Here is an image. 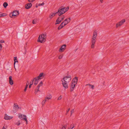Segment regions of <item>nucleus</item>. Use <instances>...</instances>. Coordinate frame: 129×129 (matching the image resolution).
Wrapping results in <instances>:
<instances>
[{
  "label": "nucleus",
  "mask_w": 129,
  "mask_h": 129,
  "mask_svg": "<svg viewBox=\"0 0 129 129\" xmlns=\"http://www.w3.org/2000/svg\"><path fill=\"white\" fill-rule=\"evenodd\" d=\"M69 7H67L66 8L61 7L59 8L57 11L58 13V15L60 16L61 15L63 14L65 12H67L69 9Z\"/></svg>",
  "instance_id": "1"
},
{
  "label": "nucleus",
  "mask_w": 129,
  "mask_h": 129,
  "mask_svg": "<svg viewBox=\"0 0 129 129\" xmlns=\"http://www.w3.org/2000/svg\"><path fill=\"white\" fill-rule=\"evenodd\" d=\"M46 34H45L40 35L38 39V42L42 43H44L46 41Z\"/></svg>",
  "instance_id": "2"
},
{
  "label": "nucleus",
  "mask_w": 129,
  "mask_h": 129,
  "mask_svg": "<svg viewBox=\"0 0 129 129\" xmlns=\"http://www.w3.org/2000/svg\"><path fill=\"white\" fill-rule=\"evenodd\" d=\"M65 77L63 78V79L61 80V81L62 82V84L63 87L65 88H67L68 87V85L67 83V81L66 80L67 79L65 78Z\"/></svg>",
  "instance_id": "3"
},
{
  "label": "nucleus",
  "mask_w": 129,
  "mask_h": 129,
  "mask_svg": "<svg viewBox=\"0 0 129 129\" xmlns=\"http://www.w3.org/2000/svg\"><path fill=\"white\" fill-rule=\"evenodd\" d=\"M19 13L18 11H13L12 14V16L11 15V14H10V16L11 18H13V16H16L17 15H19Z\"/></svg>",
  "instance_id": "4"
},
{
  "label": "nucleus",
  "mask_w": 129,
  "mask_h": 129,
  "mask_svg": "<svg viewBox=\"0 0 129 129\" xmlns=\"http://www.w3.org/2000/svg\"><path fill=\"white\" fill-rule=\"evenodd\" d=\"M19 108L18 105L17 104H14L13 107V111L14 113H16L17 111Z\"/></svg>",
  "instance_id": "5"
},
{
  "label": "nucleus",
  "mask_w": 129,
  "mask_h": 129,
  "mask_svg": "<svg viewBox=\"0 0 129 129\" xmlns=\"http://www.w3.org/2000/svg\"><path fill=\"white\" fill-rule=\"evenodd\" d=\"M125 19H123L117 23L116 25V28H118L119 26H120L123 24V23L125 22Z\"/></svg>",
  "instance_id": "6"
},
{
  "label": "nucleus",
  "mask_w": 129,
  "mask_h": 129,
  "mask_svg": "<svg viewBox=\"0 0 129 129\" xmlns=\"http://www.w3.org/2000/svg\"><path fill=\"white\" fill-rule=\"evenodd\" d=\"M66 45L64 44L62 45L59 50V51L60 52H63L66 49Z\"/></svg>",
  "instance_id": "7"
},
{
  "label": "nucleus",
  "mask_w": 129,
  "mask_h": 129,
  "mask_svg": "<svg viewBox=\"0 0 129 129\" xmlns=\"http://www.w3.org/2000/svg\"><path fill=\"white\" fill-rule=\"evenodd\" d=\"M76 84L74 83H73V82H71L70 84V91L72 92L74 90V89L75 87Z\"/></svg>",
  "instance_id": "8"
},
{
  "label": "nucleus",
  "mask_w": 129,
  "mask_h": 129,
  "mask_svg": "<svg viewBox=\"0 0 129 129\" xmlns=\"http://www.w3.org/2000/svg\"><path fill=\"white\" fill-rule=\"evenodd\" d=\"M78 78L77 77H75V78L73 79L71 82H73V83L76 84L77 83Z\"/></svg>",
  "instance_id": "9"
},
{
  "label": "nucleus",
  "mask_w": 129,
  "mask_h": 129,
  "mask_svg": "<svg viewBox=\"0 0 129 129\" xmlns=\"http://www.w3.org/2000/svg\"><path fill=\"white\" fill-rule=\"evenodd\" d=\"M32 4L31 3H28L25 5V8L26 9L30 8L32 6Z\"/></svg>",
  "instance_id": "10"
},
{
  "label": "nucleus",
  "mask_w": 129,
  "mask_h": 129,
  "mask_svg": "<svg viewBox=\"0 0 129 129\" xmlns=\"http://www.w3.org/2000/svg\"><path fill=\"white\" fill-rule=\"evenodd\" d=\"M13 118V117L8 116L7 114H5L4 117V119L6 120H10Z\"/></svg>",
  "instance_id": "11"
},
{
  "label": "nucleus",
  "mask_w": 129,
  "mask_h": 129,
  "mask_svg": "<svg viewBox=\"0 0 129 129\" xmlns=\"http://www.w3.org/2000/svg\"><path fill=\"white\" fill-rule=\"evenodd\" d=\"M64 77H65V78L67 79V80H66L67 81V82H69L71 80V75L69 76H64L63 78Z\"/></svg>",
  "instance_id": "12"
},
{
  "label": "nucleus",
  "mask_w": 129,
  "mask_h": 129,
  "mask_svg": "<svg viewBox=\"0 0 129 129\" xmlns=\"http://www.w3.org/2000/svg\"><path fill=\"white\" fill-rule=\"evenodd\" d=\"M71 20V18H67L65 19L64 21H63L64 22H65V21H67L66 23L65 24H64V26H65L66 25H67L70 21Z\"/></svg>",
  "instance_id": "13"
},
{
  "label": "nucleus",
  "mask_w": 129,
  "mask_h": 129,
  "mask_svg": "<svg viewBox=\"0 0 129 129\" xmlns=\"http://www.w3.org/2000/svg\"><path fill=\"white\" fill-rule=\"evenodd\" d=\"M34 81H35L34 84L35 85H36L38 84V82L39 81V79H38L37 77H35L34 78Z\"/></svg>",
  "instance_id": "14"
},
{
  "label": "nucleus",
  "mask_w": 129,
  "mask_h": 129,
  "mask_svg": "<svg viewBox=\"0 0 129 129\" xmlns=\"http://www.w3.org/2000/svg\"><path fill=\"white\" fill-rule=\"evenodd\" d=\"M9 81L10 84L11 85H13V80H12V77L11 76H10L9 77Z\"/></svg>",
  "instance_id": "15"
},
{
  "label": "nucleus",
  "mask_w": 129,
  "mask_h": 129,
  "mask_svg": "<svg viewBox=\"0 0 129 129\" xmlns=\"http://www.w3.org/2000/svg\"><path fill=\"white\" fill-rule=\"evenodd\" d=\"M52 98V96L50 94H49L45 98V99L46 101L49 100L51 99Z\"/></svg>",
  "instance_id": "16"
},
{
  "label": "nucleus",
  "mask_w": 129,
  "mask_h": 129,
  "mask_svg": "<svg viewBox=\"0 0 129 129\" xmlns=\"http://www.w3.org/2000/svg\"><path fill=\"white\" fill-rule=\"evenodd\" d=\"M44 73H41L40 74L39 76L37 77H36L38 79H41V78L42 77H44V76L43 75Z\"/></svg>",
  "instance_id": "17"
},
{
  "label": "nucleus",
  "mask_w": 129,
  "mask_h": 129,
  "mask_svg": "<svg viewBox=\"0 0 129 129\" xmlns=\"http://www.w3.org/2000/svg\"><path fill=\"white\" fill-rule=\"evenodd\" d=\"M64 23V22L63 21L61 24L58 26V30H60L64 26L63 25Z\"/></svg>",
  "instance_id": "18"
},
{
  "label": "nucleus",
  "mask_w": 129,
  "mask_h": 129,
  "mask_svg": "<svg viewBox=\"0 0 129 129\" xmlns=\"http://www.w3.org/2000/svg\"><path fill=\"white\" fill-rule=\"evenodd\" d=\"M61 18L58 17L56 20V22L55 23V24L56 25L57 24H59L61 22V20H59V18Z\"/></svg>",
  "instance_id": "19"
},
{
  "label": "nucleus",
  "mask_w": 129,
  "mask_h": 129,
  "mask_svg": "<svg viewBox=\"0 0 129 129\" xmlns=\"http://www.w3.org/2000/svg\"><path fill=\"white\" fill-rule=\"evenodd\" d=\"M97 36V33L96 32L94 31L93 34V36L92 38H93L94 39H96V37Z\"/></svg>",
  "instance_id": "20"
},
{
  "label": "nucleus",
  "mask_w": 129,
  "mask_h": 129,
  "mask_svg": "<svg viewBox=\"0 0 129 129\" xmlns=\"http://www.w3.org/2000/svg\"><path fill=\"white\" fill-rule=\"evenodd\" d=\"M43 83L42 81H41L40 82V83L38 85L37 87V88L39 89L40 87L41 86H42L43 85Z\"/></svg>",
  "instance_id": "21"
},
{
  "label": "nucleus",
  "mask_w": 129,
  "mask_h": 129,
  "mask_svg": "<svg viewBox=\"0 0 129 129\" xmlns=\"http://www.w3.org/2000/svg\"><path fill=\"white\" fill-rule=\"evenodd\" d=\"M14 66H15V65L16 62H18V61L17 60V57H14Z\"/></svg>",
  "instance_id": "22"
},
{
  "label": "nucleus",
  "mask_w": 129,
  "mask_h": 129,
  "mask_svg": "<svg viewBox=\"0 0 129 129\" xmlns=\"http://www.w3.org/2000/svg\"><path fill=\"white\" fill-rule=\"evenodd\" d=\"M23 115L22 116V115L20 113L19 114L18 117L21 119L24 120V117H23Z\"/></svg>",
  "instance_id": "23"
},
{
  "label": "nucleus",
  "mask_w": 129,
  "mask_h": 129,
  "mask_svg": "<svg viewBox=\"0 0 129 129\" xmlns=\"http://www.w3.org/2000/svg\"><path fill=\"white\" fill-rule=\"evenodd\" d=\"M23 116L24 117V120H25L26 122V124H27L28 123L27 121V119L26 118V116L25 115H23Z\"/></svg>",
  "instance_id": "24"
},
{
  "label": "nucleus",
  "mask_w": 129,
  "mask_h": 129,
  "mask_svg": "<svg viewBox=\"0 0 129 129\" xmlns=\"http://www.w3.org/2000/svg\"><path fill=\"white\" fill-rule=\"evenodd\" d=\"M3 6L5 8H6L8 6V4L7 2H5L3 4Z\"/></svg>",
  "instance_id": "25"
},
{
  "label": "nucleus",
  "mask_w": 129,
  "mask_h": 129,
  "mask_svg": "<svg viewBox=\"0 0 129 129\" xmlns=\"http://www.w3.org/2000/svg\"><path fill=\"white\" fill-rule=\"evenodd\" d=\"M74 127V123H72V124H71L70 128H71V129H73Z\"/></svg>",
  "instance_id": "26"
},
{
  "label": "nucleus",
  "mask_w": 129,
  "mask_h": 129,
  "mask_svg": "<svg viewBox=\"0 0 129 129\" xmlns=\"http://www.w3.org/2000/svg\"><path fill=\"white\" fill-rule=\"evenodd\" d=\"M96 39L92 38L91 42L92 43L95 44L96 41Z\"/></svg>",
  "instance_id": "27"
},
{
  "label": "nucleus",
  "mask_w": 129,
  "mask_h": 129,
  "mask_svg": "<svg viewBox=\"0 0 129 129\" xmlns=\"http://www.w3.org/2000/svg\"><path fill=\"white\" fill-rule=\"evenodd\" d=\"M37 22V19H36L34 20H33L32 21V23L33 24H36V23Z\"/></svg>",
  "instance_id": "28"
},
{
  "label": "nucleus",
  "mask_w": 129,
  "mask_h": 129,
  "mask_svg": "<svg viewBox=\"0 0 129 129\" xmlns=\"http://www.w3.org/2000/svg\"><path fill=\"white\" fill-rule=\"evenodd\" d=\"M87 85H89L90 86H91V88H92V89H94V86L93 85H91V84H87Z\"/></svg>",
  "instance_id": "29"
},
{
  "label": "nucleus",
  "mask_w": 129,
  "mask_h": 129,
  "mask_svg": "<svg viewBox=\"0 0 129 129\" xmlns=\"http://www.w3.org/2000/svg\"><path fill=\"white\" fill-rule=\"evenodd\" d=\"M39 91H40L39 89H38L37 88H36L35 89V94H36L37 92Z\"/></svg>",
  "instance_id": "30"
},
{
  "label": "nucleus",
  "mask_w": 129,
  "mask_h": 129,
  "mask_svg": "<svg viewBox=\"0 0 129 129\" xmlns=\"http://www.w3.org/2000/svg\"><path fill=\"white\" fill-rule=\"evenodd\" d=\"M46 101H47L45 99L42 101V106H43L44 105L45 102Z\"/></svg>",
  "instance_id": "31"
},
{
  "label": "nucleus",
  "mask_w": 129,
  "mask_h": 129,
  "mask_svg": "<svg viewBox=\"0 0 129 129\" xmlns=\"http://www.w3.org/2000/svg\"><path fill=\"white\" fill-rule=\"evenodd\" d=\"M44 2L42 3L41 4H39L38 5V6H43L44 5Z\"/></svg>",
  "instance_id": "32"
},
{
  "label": "nucleus",
  "mask_w": 129,
  "mask_h": 129,
  "mask_svg": "<svg viewBox=\"0 0 129 129\" xmlns=\"http://www.w3.org/2000/svg\"><path fill=\"white\" fill-rule=\"evenodd\" d=\"M34 81V79L33 80H32L30 82V84L32 85L33 84V83Z\"/></svg>",
  "instance_id": "33"
},
{
  "label": "nucleus",
  "mask_w": 129,
  "mask_h": 129,
  "mask_svg": "<svg viewBox=\"0 0 129 129\" xmlns=\"http://www.w3.org/2000/svg\"><path fill=\"white\" fill-rule=\"evenodd\" d=\"M53 16V14H52V13L49 16V17L50 18H52Z\"/></svg>",
  "instance_id": "34"
},
{
  "label": "nucleus",
  "mask_w": 129,
  "mask_h": 129,
  "mask_svg": "<svg viewBox=\"0 0 129 129\" xmlns=\"http://www.w3.org/2000/svg\"><path fill=\"white\" fill-rule=\"evenodd\" d=\"M63 56V55H60L58 56V58L59 59H61L62 57Z\"/></svg>",
  "instance_id": "35"
},
{
  "label": "nucleus",
  "mask_w": 129,
  "mask_h": 129,
  "mask_svg": "<svg viewBox=\"0 0 129 129\" xmlns=\"http://www.w3.org/2000/svg\"><path fill=\"white\" fill-rule=\"evenodd\" d=\"M94 44L92 43L91 44V48H93L94 47Z\"/></svg>",
  "instance_id": "36"
},
{
  "label": "nucleus",
  "mask_w": 129,
  "mask_h": 129,
  "mask_svg": "<svg viewBox=\"0 0 129 129\" xmlns=\"http://www.w3.org/2000/svg\"><path fill=\"white\" fill-rule=\"evenodd\" d=\"M61 95H60L58 98L57 100H61Z\"/></svg>",
  "instance_id": "37"
},
{
  "label": "nucleus",
  "mask_w": 129,
  "mask_h": 129,
  "mask_svg": "<svg viewBox=\"0 0 129 129\" xmlns=\"http://www.w3.org/2000/svg\"><path fill=\"white\" fill-rule=\"evenodd\" d=\"M62 16L63 17H62L61 18V21L63 20L65 18V16H64L63 15Z\"/></svg>",
  "instance_id": "38"
},
{
  "label": "nucleus",
  "mask_w": 129,
  "mask_h": 129,
  "mask_svg": "<svg viewBox=\"0 0 129 129\" xmlns=\"http://www.w3.org/2000/svg\"><path fill=\"white\" fill-rule=\"evenodd\" d=\"M74 112V109L72 110L71 111V115Z\"/></svg>",
  "instance_id": "39"
},
{
  "label": "nucleus",
  "mask_w": 129,
  "mask_h": 129,
  "mask_svg": "<svg viewBox=\"0 0 129 129\" xmlns=\"http://www.w3.org/2000/svg\"><path fill=\"white\" fill-rule=\"evenodd\" d=\"M20 123L17 122V123H15V124H16L17 126H19L20 125Z\"/></svg>",
  "instance_id": "40"
},
{
  "label": "nucleus",
  "mask_w": 129,
  "mask_h": 129,
  "mask_svg": "<svg viewBox=\"0 0 129 129\" xmlns=\"http://www.w3.org/2000/svg\"><path fill=\"white\" fill-rule=\"evenodd\" d=\"M6 15V14L3 13V14H2L1 16H2H2H5Z\"/></svg>",
  "instance_id": "41"
},
{
  "label": "nucleus",
  "mask_w": 129,
  "mask_h": 129,
  "mask_svg": "<svg viewBox=\"0 0 129 129\" xmlns=\"http://www.w3.org/2000/svg\"><path fill=\"white\" fill-rule=\"evenodd\" d=\"M52 14H53V16H54L56 14H58V13H57V12H56L55 13H52Z\"/></svg>",
  "instance_id": "42"
},
{
  "label": "nucleus",
  "mask_w": 129,
  "mask_h": 129,
  "mask_svg": "<svg viewBox=\"0 0 129 129\" xmlns=\"http://www.w3.org/2000/svg\"><path fill=\"white\" fill-rule=\"evenodd\" d=\"M35 0H28V1L29 2H32Z\"/></svg>",
  "instance_id": "43"
},
{
  "label": "nucleus",
  "mask_w": 129,
  "mask_h": 129,
  "mask_svg": "<svg viewBox=\"0 0 129 129\" xmlns=\"http://www.w3.org/2000/svg\"><path fill=\"white\" fill-rule=\"evenodd\" d=\"M61 129H66V126H63Z\"/></svg>",
  "instance_id": "44"
},
{
  "label": "nucleus",
  "mask_w": 129,
  "mask_h": 129,
  "mask_svg": "<svg viewBox=\"0 0 129 129\" xmlns=\"http://www.w3.org/2000/svg\"><path fill=\"white\" fill-rule=\"evenodd\" d=\"M0 42L1 43H4L5 42L4 40H1Z\"/></svg>",
  "instance_id": "45"
},
{
  "label": "nucleus",
  "mask_w": 129,
  "mask_h": 129,
  "mask_svg": "<svg viewBox=\"0 0 129 129\" xmlns=\"http://www.w3.org/2000/svg\"><path fill=\"white\" fill-rule=\"evenodd\" d=\"M29 84V83H28V84L27 83L26 84V85L25 87L27 88L28 86V85Z\"/></svg>",
  "instance_id": "46"
},
{
  "label": "nucleus",
  "mask_w": 129,
  "mask_h": 129,
  "mask_svg": "<svg viewBox=\"0 0 129 129\" xmlns=\"http://www.w3.org/2000/svg\"><path fill=\"white\" fill-rule=\"evenodd\" d=\"M70 109L69 108L68 109V110H67V113H66V114H67V113H68V112H69V110H70Z\"/></svg>",
  "instance_id": "47"
},
{
  "label": "nucleus",
  "mask_w": 129,
  "mask_h": 129,
  "mask_svg": "<svg viewBox=\"0 0 129 129\" xmlns=\"http://www.w3.org/2000/svg\"><path fill=\"white\" fill-rule=\"evenodd\" d=\"M27 88H26V87H25V89H24V92H25L26 91V90H27Z\"/></svg>",
  "instance_id": "48"
},
{
  "label": "nucleus",
  "mask_w": 129,
  "mask_h": 129,
  "mask_svg": "<svg viewBox=\"0 0 129 129\" xmlns=\"http://www.w3.org/2000/svg\"><path fill=\"white\" fill-rule=\"evenodd\" d=\"M0 47H1V49L0 50H1V49H2V45L1 44H0Z\"/></svg>",
  "instance_id": "49"
},
{
  "label": "nucleus",
  "mask_w": 129,
  "mask_h": 129,
  "mask_svg": "<svg viewBox=\"0 0 129 129\" xmlns=\"http://www.w3.org/2000/svg\"><path fill=\"white\" fill-rule=\"evenodd\" d=\"M32 85L30 84V85L29 86V88H30L31 87Z\"/></svg>",
  "instance_id": "50"
},
{
  "label": "nucleus",
  "mask_w": 129,
  "mask_h": 129,
  "mask_svg": "<svg viewBox=\"0 0 129 129\" xmlns=\"http://www.w3.org/2000/svg\"><path fill=\"white\" fill-rule=\"evenodd\" d=\"M68 124V123H67L66 124L64 125V126H66V127H67V125Z\"/></svg>",
  "instance_id": "51"
},
{
  "label": "nucleus",
  "mask_w": 129,
  "mask_h": 129,
  "mask_svg": "<svg viewBox=\"0 0 129 129\" xmlns=\"http://www.w3.org/2000/svg\"><path fill=\"white\" fill-rule=\"evenodd\" d=\"M2 14H1V13H0V17H2V16H1Z\"/></svg>",
  "instance_id": "52"
},
{
  "label": "nucleus",
  "mask_w": 129,
  "mask_h": 129,
  "mask_svg": "<svg viewBox=\"0 0 129 129\" xmlns=\"http://www.w3.org/2000/svg\"><path fill=\"white\" fill-rule=\"evenodd\" d=\"M103 0H100V1L101 2V3H102L103 2H102V1H103Z\"/></svg>",
  "instance_id": "53"
},
{
  "label": "nucleus",
  "mask_w": 129,
  "mask_h": 129,
  "mask_svg": "<svg viewBox=\"0 0 129 129\" xmlns=\"http://www.w3.org/2000/svg\"><path fill=\"white\" fill-rule=\"evenodd\" d=\"M18 122H19V123H20V120H18Z\"/></svg>",
  "instance_id": "54"
},
{
  "label": "nucleus",
  "mask_w": 129,
  "mask_h": 129,
  "mask_svg": "<svg viewBox=\"0 0 129 129\" xmlns=\"http://www.w3.org/2000/svg\"><path fill=\"white\" fill-rule=\"evenodd\" d=\"M67 21H65V22H64V24H65L66 23Z\"/></svg>",
  "instance_id": "55"
},
{
  "label": "nucleus",
  "mask_w": 129,
  "mask_h": 129,
  "mask_svg": "<svg viewBox=\"0 0 129 129\" xmlns=\"http://www.w3.org/2000/svg\"><path fill=\"white\" fill-rule=\"evenodd\" d=\"M36 8H37V7H38V6H37V5H36Z\"/></svg>",
  "instance_id": "56"
},
{
  "label": "nucleus",
  "mask_w": 129,
  "mask_h": 129,
  "mask_svg": "<svg viewBox=\"0 0 129 129\" xmlns=\"http://www.w3.org/2000/svg\"><path fill=\"white\" fill-rule=\"evenodd\" d=\"M25 48H26V47L25 46L24 47V48H25Z\"/></svg>",
  "instance_id": "57"
},
{
  "label": "nucleus",
  "mask_w": 129,
  "mask_h": 129,
  "mask_svg": "<svg viewBox=\"0 0 129 129\" xmlns=\"http://www.w3.org/2000/svg\"><path fill=\"white\" fill-rule=\"evenodd\" d=\"M68 129H70V128H68Z\"/></svg>",
  "instance_id": "58"
}]
</instances>
